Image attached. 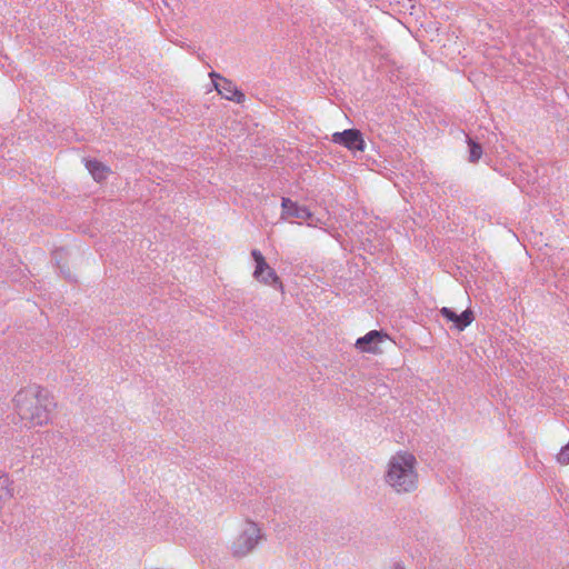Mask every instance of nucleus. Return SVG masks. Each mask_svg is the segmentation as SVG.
Wrapping results in <instances>:
<instances>
[{
    "label": "nucleus",
    "mask_w": 569,
    "mask_h": 569,
    "mask_svg": "<svg viewBox=\"0 0 569 569\" xmlns=\"http://www.w3.org/2000/svg\"><path fill=\"white\" fill-rule=\"evenodd\" d=\"M440 313L448 320L456 325L460 330L468 327L473 321V315L470 310L463 311L461 315H457L451 309L443 307Z\"/></svg>",
    "instance_id": "9"
},
{
    "label": "nucleus",
    "mask_w": 569,
    "mask_h": 569,
    "mask_svg": "<svg viewBox=\"0 0 569 569\" xmlns=\"http://www.w3.org/2000/svg\"><path fill=\"white\" fill-rule=\"evenodd\" d=\"M386 337L387 335H383L380 331L371 330L363 337L357 339L356 348L359 349L361 352L379 353L381 352L379 345Z\"/></svg>",
    "instance_id": "8"
},
{
    "label": "nucleus",
    "mask_w": 569,
    "mask_h": 569,
    "mask_svg": "<svg viewBox=\"0 0 569 569\" xmlns=\"http://www.w3.org/2000/svg\"><path fill=\"white\" fill-rule=\"evenodd\" d=\"M251 256L256 263L253 278L266 286H273L283 292V283L281 282L276 271L268 264L261 251L253 249L251 251Z\"/></svg>",
    "instance_id": "3"
},
{
    "label": "nucleus",
    "mask_w": 569,
    "mask_h": 569,
    "mask_svg": "<svg viewBox=\"0 0 569 569\" xmlns=\"http://www.w3.org/2000/svg\"><path fill=\"white\" fill-rule=\"evenodd\" d=\"M86 168L98 182L104 181L111 173L110 167L98 160H87Z\"/></svg>",
    "instance_id": "11"
},
{
    "label": "nucleus",
    "mask_w": 569,
    "mask_h": 569,
    "mask_svg": "<svg viewBox=\"0 0 569 569\" xmlns=\"http://www.w3.org/2000/svg\"><path fill=\"white\" fill-rule=\"evenodd\" d=\"M332 142L341 144L351 151H365L366 142L362 134L357 129H347L341 132H335L332 134Z\"/></svg>",
    "instance_id": "6"
},
{
    "label": "nucleus",
    "mask_w": 569,
    "mask_h": 569,
    "mask_svg": "<svg viewBox=\"0 0 569 569\" xmlns=\"http://www.w3.org/2000/svg\"><path fill=\"white\" fill-rule=\"evenodd\" d=\"M468 143L470 147L469 160L470 162H477L482 156V148L471 139H469Z\"/></svg>",
    "instance_id": "12"
},
{
    "label": "nucleus",
    "mask_w": 569,
    "mask_h": 569,
    "mask_svg": "<svg viewBox=\"0 0 569 569\" xmlns=\"http://www.w3.org/2000/svg\"><path fill=\"white\" fill-rule=\"evenodd\" d=\"M281 209L282 220H290L295 218L302 221H308L312 218V213L307 207L300 206L289 198H282Z\"/></svg>",
    "instance_id": "7"
},
{
    "label": "nucleus",
    "mask_w": 569,
    "mask_h": 569,
    "mask_svg": "<svg viewBox=\"0 0 569 569\" xmlns=\"http://www.w3.org/2000/svg\"><path fill=\"white\" fill-rule=\"evenodd\" d=\"M417 460L410 452H398L387 465L386 481L397 492H410L417 488Z\"/></svg>",
    "instance_id": "2"
},
{
    "label": "nucleus",
    "mask_w": 569,
    "mask_h": 569,
    "mask_svg": "<svg viewBox=\"0 0 569 569\" xmlns=\"http://www.w3.org/2000/svg\"><path fill=\"white\" fill-rule=\"evenodd\" d=\"M210 78L213 81L214 89L224 99L242 103L244 101V94L238 89V87L229 79L221 77L217 72H210Z\"/></svg>",
    "instance_id": "5"
},
{
    "label": "nucleus",
    "mask_w": 569,
    "mask_h": 569,
    "mask_svg": "<svg viewBox=\"0 0 569 569\" xmlns=\"http://www.w3.org/2000/svg\"><path fill=\"white\" fill-rule=\"evenodd\" d=\"M17 413L28 428H39L51 423L56 402L50 392L41 386L22 388L14 397Z\"/></svg>",
    "instance_id": "1"
},
{
    "label": "nucleus",
    "mask_w": 569,
    "mask_h": 569,
    "mask_svg": "<svg viewBox=\"0 0 569 569\" xmlns=\"http://www.w3.org/2000/svg\"><path fill=\"white\" fill-rule=\"evenodd\" d=\"M14 497L13 480L0 472V510Z\"/></svg>",
    "instance_id": "10"
},
{
    "label": "nucleus",
    "mask_w": 569,
    "mask_h": 569,
    "mask_svg": "<svg viewBox=\"0 0 569 569\" xmlns=\"http://www.w3.org/2000/svg\"><path fill=\"white\" fill-rule=\"evenodd\" d=\"M259 539V529L253 523H250L233 542V555L237 557H243L248 555L257 546Z\"/></svg>",
    "instance_id": "4"
}]
</instances>
